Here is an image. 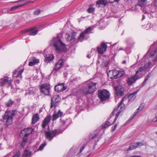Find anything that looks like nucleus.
<instances>
[{"instance_id": "nucleus-1", "label": "nucleus", "mask_w": 157, "mask_h": 157, "mask_svg": "<svg viewBox=\"0 0 157 157\" xmlns=\"http://www.w3.org/2000/svg\"><path fill=\"white\" fill-rule=\"evenodd\" d=\"M155 45L154 43L153 45L151 46L147 54L140 61L141 67L138 70L136 71L135 75L128 78L127 82L128 85L132 84L135 82L139 78L138 74L140 75L142 72L144 71L151 67V60H152L154 62L157 61V48L154 51H152V49Z\"/></svg>"}, {"instance_id": "nucleus-2", "label": "nucleus", "mask_w": 157, "mask_h": 157, "mask_svg": "<svg viewBox=\"0 0 157 157\" xmlns=\"http://www.w3.org/2000/svg\"><path fill=\"white\" fill-rule=\"evenodd\" d=\"M60 123V125L59 129H55L51 132H45V136L48 140L51 141L54 137L62 133L70 124L71 120L68 119L65 121L61 120Z\"/></svg>"}, {"instance_id": "nucleus-3", "label": "nucleus", "mask_w": 157, "mask_h": 157, "mask_svg": "<svg viewBox=\"0 0 157 157\" xmlns=\"http://www.w3.org/2000/svg\"><path fill=\"white\" fill-rule=\"evenodd\" d=\"M50 44L53 46L56 51L59 53L65 52L66 50L65 45L61 41L59 36L53 38L50 42Z\"/></svg>"}, {"instance_id": "nucleus-4", "label": "nucleus", "mask_w": 157, "mask_h": 157, "mask_svg": "<svg viewBox=\"0 0 157 157\" xmlns=\"http://www.w3.org/2000/svg\"><path fill=\"white\" fill-rule=\"evenodd\" d=\"M96 84V83L92 81L88 82L84 86L80 91L78 92V93L82 92L85 95L93 93L97 90Z\"/></svg>"}, {"instance_id": "nucleus-5", "label": "nucleus", "mask_w": 157, "mask_h": 157, "mask_svg": "<svg viewBox=\"0 0 157 157\" xmlns=\"http://www.w3.org/2000/svg\"><path fill=\"white\" fill-rule=\"evenodd\" d=\"M16 114L15 110L7 111L3 116V121L5 125L8 126L11 125L13 122V117Z\"/></svg>"}, {"instance_id": "nucleus-6", "label": "nucleus", "mask_w": 157, "mask_h": 157, "mask_svg": "<svg viewBox=\"0 0 157 157\" xmlns=\"http://www.w3.org/2000/svg\"><path fill=\"white\" fill-rule=\"evenodd\" d=\"M124 99V98H123L121 100V101L119 103V105L118 107L117 108H115L114 110L113 111L112 113L113 114L115 112H117V110L118 112L117 113L116 115V117L113 121V123H115L117 117L119 115L120 113L125 108V105L123 103Z\"/></svg>"}, {"instance_id": "nucleus-7", "label": "nucleus", "mask_w": 157, "mask_h": 157, "mask_svg": "<svg viewBox=\"0 0 157 157\" xmlns=\"http://www.w3.org/2000/svg\"><path fill=\"white\" fill-rule=\"evenodd\" d=\"M92 30L91 27H89L85 29L80 35L78 39V41L82 42L84 40L88 39L89 37L88 34L91 33Z\"/></svg>"}, {"instance_id": "nucleus-8", "label": "nucleus", "mask_w": 157, "mask_h": 157, "mask_svg": "<svg viewBox=\"0 0 157 157\" xmlns=\"http://www.w3.org/2000/svg\"><path fill=\"white\" fill-rule=\"evenodd\" d=\"M110 95L109 92L105 89L99 90L98 94V97L101 101H105L109 98Z\"/></svg>"}, {"instance_id": "nucleus-9", "label": "nucleus", "mask_w": 157, "mask_h": 157, "mask_svg": "<svg viewBox=\"0 0 157 157\" xmlns=\"http://www.w3.org/2000/svg\"><path fill=\"white\" fill-rule=\"evenodd\" d=\"M24 70V68L20 70V69L18 68L13 72V77L18 78L15 80V81L16 83L18 84L20 83V80L22 78V74Z\"/></svg>"}, {"instance_id": "nucleus-10", "label": "nucleus", "mask_w": 157, "mask_h": 157, "mask_svg": "<svg viewBox=\"0 0 157 157\" xmlns=\"http://www.w3.org/2000/svg\"><path fill=\"white\" fill-rule=\"evenodd\" d=\"M50 85L48 83L43 84L40 86L41 92L44 95H48L50 94Z\"/></svg>"}, {"instance_id": "nucleus-11", "label": "nucleus", "mask_w": 157, "mask_h": 157, "mask_svg": "<svg viewBox=\"0 0 157 157\" xmlns=\"http://www.w3.org/2000/svg\"><path fill=\"white\" fill-rule=\"evenodd\" d=\"M13 80L10 78L8 77H5L0 80V85L1 86H6L7 87L10 86Z\"/></svg>"}, {"instance_id": "nucleus-12", "label": "nucleus", "mask_w": 157, "mask_h": 157, "mask_svg": "<svg viewBox=\"0 0 157 157\" xmlns=\"http://www.w3.org/2000/svg\"><path fill=\"white\" fill-rule=\"evenodd\" d=\"M38 30L36 29V27L34 26L29 29H27L21 31L22 33L28 32L30 35L34 36L37 34Z\"/></svg>"}, {"instance_id": "nucleus-13", "label": "nucleus", "mask_w": 157, "mask_h": 157, "mask_svg": "<svg viewBox=\"0 0 157 157\" xmlns=\"http://www.w3.org/2000/svg\"><path fill=\"white\" fill-rule=\"evenodd\" d=\"M60 100V98L59 95H54L51 99V107L57 106L59 104Z\"/></svg>"}, {"instance_id": "nucleus-14", "label": "nucleus", "mask_w": 157, "mask_h": 157, "mask_svg": "<svg viewBox=\"0 0 157 157\" xmlns=\"http://www.w3.org/2000/svg\"><path fill=\"white\" fill-rule=\"evenodd\" d=\"M145 143L143 142H138L136 144H131L127 149V151L133 150L137 147H139L141 146L144 145Z\"/></svg>"}, {"instance_id": "nucleus-15", "label": "nucleus", "mask_w": 157, "mask_h": 157, "mask_svg": "<svg viewBox=\"0 0 157 157\" xmlns=\"http://www.w3.org/2000/svg\"><path fill=\"white\" fill-rule=\"evenodd\" d=\"M107 46L105 43H102L98 47V52L101 54H103L106 51Z\"/></svg>"}, {"instance_id": "nucleus-16", "label": "nucleus", "mask_w": 157, "mask_h": 157, "mask_svg": "<svg viewBox=\"0 0 157 157\" xmlns=\"http://www.w3.org/2000/svg\"><path fill=\"white\" fill-rule=\"evenodd\" d=\"M64 62V60L63 59H61L58 61L56 63L53 70L56 71H57L60 69L63 66Z\"/></svg>"}, {"instance_id": "nucleus-17", "label": "nucleus", "mask_w": 157, "mask_h": 157, "mask_svg": "<svg viewBox=\"0 0 157 157\" xmlns=\"http://www.w3.org/2000/svg\"><path fill=\"white\" fill-rule=\"evenodd\" d=\"M118 71L114 70L109 71L108 73V75L112 79L117 78Z\"/></svg>"}, {"instance_id": "nucleus-18", "label": "nucleus", "mask_w": 157, "mask_h": 157, "mask_svg": "<svg viewBox=\"0 0 157 157\" xmlns=\"http://www.w3.org/2000/svg\"><path fill=\"white\" fill-rule=\"evenodd\" d=\"M114 89L116 92V94L117 95H122L123 94L124 89L121 86H115Z\"/></svg>"}, {"instance_id": "nucleus-19", "label": "nucleus", "mask_w": 157, "mask_h": 157, "mask_svg": "<svg viewBox=\"0 0 157 157\" xmlns=\"http://www.w3.org/2000/svg\"><path fill=\"white\" fill-rule=\"evenodd\" d=\"M67 87L64 86L63 84H59L55 87V90L58 92H61L66 90Z\"/></svg>"}, {"instance_id": "nucleus-20", "label": "nucleus", "mask_w": 157, "mask_h": 157, "mask_svg": "<svg viewBox=\"0 0 157 157\" xmlns=\"http://www.w3.org/2000/svg\"><path fill=\"white\" fill-rule=\"evenodd\" d=\"M33 132V129L31 128H25L22 130L21 132V133L24 135L25 137H27L30 134L32 133Z\"/></svg>"}, {"instance_id": "nucleus-21", "label": "nucleus", "mask_w": 157, "mask_h": 157, "mask_svg": "<svg viewBox=\"0 0 157 157\" xmlns=\"http://www.w3.org/2000/svg\"><path fill=\"white\" fill-rule=\"evenodd\" d=\"M63 112L59 110L57 112H55L52 116V120L54 121L58 118L61 117L62 115Z\"/></svg>"}, {"instance_id": "nucleus-22", "label": "nucleus", "mask_w": 157, "mask_h": 157, "mask_svg": "<svg viewBox=\"0 0 157 157\" xmlns=\"http://www.w3.org/2000/svg\"><path fill=\"white\" fill-rule=\"evenodd\" d=\"M39 62V59H36L34 57H32L29 59V65L30 66H32Z\"/></svg>"}, {"instance_id": "nucleus-23", "label": "nucleus", "mask_w": 157, "mask_h": 157, "mask_svg": "<svg viewBox=\"0 0 157 157\" xmlns=\"http://www.w3.org/2000/svg\"><path fill=\"white\" fill-rule=\"evenodd\" d=\"M51 118V116H48L46 117L44 120L43 124H42V127L43 128H44L50 122Z\"/></svg>"}, {"instance_id": "nucleus-24", "label": "nucleus", "mask_w": 157, "mask_h": 157, "mask_svg": "<svg viewBox=\"0 0 157 157\" xmlns=\"http://www.w3.org/2000/svg\"><path fill=\"white\" fill-rule=\"evenodd\" d=\"M107 3L106 0H99L96 3V5L97 7H99L100 6H105Z\"/></svg>"}, {"instance_id": "nucleus-25", "label": "nucleus", "mask_w": 157, "mask_h": 157, "mask_svg": "<svg viewBox=\"0 0 157 157\" xmlns=\"http://www.w3.org/2000/svg\"><path fill=\"white\" fill-rule=\"evenodd\" d=\"M139 90H137L133 93L129 94L128 96V99L129 101H132L136 98V95L138 92Z\"/></svg>"}, {"instance_id": "nucleus-26", "label": "nucleus", "mask_w": 157, "mask_h": 157, "mask_svg": "<svg viewBox=\"0 0 157 157\" xmlns=\"http://www.w3.org/2000/svg\"><path fill=\"white\" fill-rule=\"evenodd\" d=\"M75 33L73 32L71 33L68 35L67 37V40L71 42L74 41L75 40Z\"/></svg>"}, {"instance_id": "nucleus-27", "label": "nucleus", "mask_w": 157, "mask_h": 157, "mask_svg": "<svg viewBox=\"0 0 157 157\" xmlns=\"http://www.w3.org/2000/svg\"><path fill=\"white\" fill-rule=\"evenodd\" d=\"M39 118V116L37 113L34 114L32 119V124H35L38 121Z\"/></svg>"}, {"instance_id": "nucleus-28", "label": "nucleus", "mask_w": 157, "mask_h": 157, "mask_svg": "<svg viewBox=\"0 0 157 157\" xmlns=\"http://www.w3.org/2000/svg\"><path fill=\"white\" fill-rule=\"evenodd\" d=\"M54 57L53 55H51L50 56L45 57L44 61L47 63L50 62L54 59Z\"/></svg>"}, {"instance_id": "nucleus-29", "label": "nucleus", "mask_w": 157, "mask_h": 157, "mask_svg": "<svg viewBox=\"0 0 157 157\" xmlns=\"http://www.w3.org/2000/svg\"><path fill=\"white\" fill-rule=\"evenodd\" d=\"M147 0H138V5L141 7L143 6L147 3Z\"/></svg>"}, {"instance_id": "nucleus-30", "label": "nucleus", "mask_w": 157, "mask_h": 157, "mask_svg": "<svg viewBox=\"0 0 157 157\" xmlns=\"http://www.w3.org/2000/svg\"><path fill=\"white\" fill-rule=\"evenodd\" d=\"M31 152L28 150H25L23 155L22 157H29L30 156Z\"/></svg>"}, {"instance_id": "nucleus-31", "label": "nucleus", "mask_w": 157, "mask_h": 157, "mask_svg": "<svg viewBox=\"0 0 157 157\" xmlns=\"http://www.w3.org/2000/svg\"><path fill=\"white\" fill-rule=\"evenodd\" d=\"M14 103V101L11 99H10L8 101L5 103V105L7 107H10Z\"/></svg>"}, {"instance_id": "nucleus-32", "label": "nucleus", "mask_w": 157, "mask_h": 157, "mask_svg": "<svg viewBox=\"0 0 157 157\" xmlns=\"http://www.w3.org/2000/svg\"><path fill=\"white\" fill-rule=\"evenodd\" d=\"M125 73L124 71H118L117 73V78H120Z\"/></svg>"}, {"instance_id": "nucleus-33", "label": "nucleus", "mask_w": 157, "mask_h": 157, "mask_svg": "<svg viewBox=\"0 0 157 157\" xmlns=\"http://www.w3.org/2000/svg\"><path fill=\"white\" fill-rule=\"evenodd\" d=\"M28 139L26 137H24L23 139V141L21 144V146L22 147H25L26 143Z\"/></svg>"}, {"instance_id": "nucleus-34", "label": "nucleus", "mask_w": 157, "mask_h": 157, "mask_svg": "<svg viewBox=\"0 0 157 157\" xmlns=\"http://www.w3.org/2000/svg\"><path fill=\"white\" fill-rule=\"evenodd\" d=\"M95 9L92 7L91 6H90L88 9L87 10L88 13H93Z\"/></svg>"}, {"instance_id": "nucleus-35", "label": "nucleus", "mask_w": 157, "mask_h": 157, "mask_svg": "<svg viewBox=\"0 0 157 157\" xmlns=\"http://www.w3.org/2000/svg\"><path fill=\"white\" fill-rule=\"evenodd\" d=\"M109 62L108 61L103 60L102 62V66L103 67H107L109 64Z\"/></svg>"}, {"instance_id": "nucleus-36", "label": "nucleus", "mask_w": 157, "mask_h": 157, "mask_svg": "<svg viewBox=\"0 0 157 157\" xmlns=\"http://www.w3.org/2000/svg\"><path fill=\"white\" fill-rule=\"evenodd\" d=\"M150 76H151L150 73L148 74L146 76V78L144 79V82L143 83V86L144 85L146 84L147 81L148 80L149 78V77Z\"/></svg>"}, {"instance_id": "nucleus-37", "label": "nucleus", "mask_w": 157, "mask_h": 157, "mask_svg": "<svg viewBox=\"0 0 157 157\" xmlns=\"http://www.w3.org/2000/svg\"><path fill=\"white\" fill-rule=\"evenodd\" d=\"M46 145V143L45 142H44L43 144H42L39 147L38 149V151H41L42 150L43 148Z\"/></svg>"}, {"instance_id": "nucleus-38", "label": "nucleus", "mask_w": 157, "mask_h": 157, "mask_svg": "<svg viewBox=\"0 0 157 157\" xmlns=\"http://www.w3.org/2000/svg\"><path fill=\"white\" fill-rule=\"evenodd\" d=\"M27 3H25V4H23L22 5H18V6H14L12 8H11V10H15V9L17 8L18 7H21L22 6H23L25 4H26Z\"/></svg>"}, {"instance_id": "nucleus-39", "label": "nucleus", "mask_w": 157, "mask_h": 157, "mask_svg": "<svg viewBox=\"0 0 157 157\" xmlns=\"http://www.w3.org/2000/svg\"><path fill=\"white\" fill-rule=\"evenodd\" d=\"M144 107V105L142 104L139 106V108L137 109L139 111H141L143 109Z\"/></svg>"}, {"instance_id": "nucleus-40", "label": "nucleus", "mask_w": 157, "mask_h": 157, "mask_svg": "<svg viewBox=\"0 0 157 157\" xmlns=\"http://www.w3.org/2000/svg\"><path fill=\"white\" fill-rule=\"evenodd\" d=\"M110 125V122H106L104 125H102V127L103 128H105L107 127L108 126Z\"/></svg>"}, {"instance_id": "nucleus-41", "label": "nucleus", "mask_w": 157, "mask_h": 157, "mask_svg": "<svg viewBox=\"0 0 157 157\" xmlns=\"http://www.w3.org/2000/svg\"><path fill=\"white\" fill-rule=\"evenodd\" d=\"M20 155L21 152L19 151H18L13 157H20Z\"/></svg>"}, {"instance_id": "nucleus-42", "label": "nucleus", "mask_w": 157, "mask_h": 157, "mask_svg": "<svg viewBox=\"0 0 157 157\" xmlns=\"http://www.w3.org/2000/svg\"><path fill=\"white\" fill-rule=\"evenodd\" d=\"M40 13V11L39 10H35L34 12V13L35 15H38L39 13Z\"/></svg>"}, {"instance_id": "nucleus-43", "label": "nucleus", "mask_w": 157, "mask_h": 157, "mask_svg": "<svg viewBox=\"0 0 157 157\" xmlns=\"http://www.w3.org/2000/svg\"><path fill=\"white\" fill-rule=\"evenodd\" d=\"M118 125V124L117 123L113 127V128H112L113 131H114L115 130V129H116Z\"/></svg>"}, {"instance_id": "nucleus-44", "label": "nucleus", "mask_w": 157, "mask_h": 157, "mask_svg": "<svg viewBox=\"0 0 157 157\" xmlns=\"http://www.w3.org/2000/svg\"><path fill=\"white\" fill-rule=\"evenodd\" d=\"M139 110H138L137 109V110L134 113L132 116L135 117L139 112Z\"/></svg>"}, {"instance_id": "nucleus-45", "label": "nucleus", "mask_w": 157, "mask_h": 157, "mask_svg": "<svg viewBox=\"0 0 157 157\" xmlns=\"http://www.w3.org/2000/svg\"><path fill=\"white\" fill-rule=\"evenodd\" d=\"M93 55V54L92 52H91L90 54H88L87 55V57L88 58H90L91 57V56Z\"/></svg>"}, {"instance_id": "nucleus-46", "label": "nucleus", "mask_w": 157, "mask_h": 157, "mask_svg": "<svg viewBox=\"0 0 157 157\" xmlns=\"http://www.w3.org/2000/svg\"><path fill=\"white\" fill-rule=\"evenodd\" d=\"M153 121L154 122L157 121V113L155 115V117L153 120Z\"/></svg>"}, {"instance_id": "nucleus-47", "label": "nucleus", "mask_w": 157, "mask_h": 157, "mask_svg": "<svg viewBox=\"0 0 157 157\" xmlns=\"http://www.w3.org/2000/svg\"><path fill=\"white\" fill-rule=\"evenodd\" d=\"M119 0H109V2L110 3H113L115 2H118Z\"/></svg>"}, {"instance_id": "nucleus-48", "label": "nucleus", "mask_w": 157, "mask_h": 157, "mask_svg": "<svg viewBox=\"0 0 157 157\" xmlns=\"http://www.w3.org/2000/svg\"><path fill=\"white\" fill-rule=\"evenodd\" d=\"M126 49L125 48H119L118 50V51H121V50H123V51H125V50Z\"/></svg>"}, {"instance_id": "nucleus-49", "label": "nucleus", "mask_w": 157, "mask_h": 157, "mask_svg": "<svg viewBox=\"0 0 157 157\" xmlns=\"http://www.w3.org/2000/svg\"><path fill=\"white\" fill-rule=\"evenodd\" d=\"M97 136V134L96 133H95L94 134V136H92V139H94V138L95 137H96Z\"/></svg>"}, {"instance_id": "nucleus-50", "label": "nucleus", "mask_w": 157, "mask_h": 157, "mask_svg": "<svg viewBox=\"0 0 157 157\" xmlns=\"http://www.w3.org/2000/svg\"><path fill=\"white\" fill-rule=\"evenodd\" d=\"M84 147H82L81 149H80V152L81 153V152L83 150V149H84Z\"/></svg>"}, {"instance_id": "nucleus-51", "label": "nucleus", "mask_w": 157, "mask_h": 157, "mask_svg": "<svg viewBox=\"0 0 157 157\" xmlns=\"http://www.w3.org/2000/svg\"><path fill=\"white\" fill-rule=\"evenodd\" d=\"M134 117L133 116H132L129 119V121H131V120H132L133 118Z\"/></svg>"}, {"instance_id": "nucleus-52", "label": "nucleus", "mask_w": 157, "mask_h": 157, "mask_svg": "<svg viewBox=\"0 0 157 157\" xmlns=\"http://www.w3.org/2000/svg\"><path fill=\"white\" fill-rule=\"evenodd\" d=\"M25 1V0H19L18 1L14 2H21V1Z\"/></svg>"}, {"instance_id": "nucleus-53", "label": "nucleus", "mask_w": 157, "mask_h": 157, "mask_svg": "<svg viewBox=\"0 0 157 157\" xmlns=\"http://www.w3.org/2000/svg\"><path fill=\"white\" fill-rule=\"evenodd\" d=\"M131 157H140V156H138V155H135L132 156Z\"/></svg>"}, {"instance_id": "nucleus-54", "label": "nucleus", "mask_w": 157, "mask_h": 157, "mask_svg": "<svg viewBox=\"0 0 157 157\" xmlns=\"http://www.w3.org/2000/svg\"><path fill=\"white\" fill-rule=\"evenodd\" d=\"M126 63V62L125 60L124 61L122 62L123 63H124V64H125Z\"/></svg>"}, {"instance_id": "nucleus-55", "label": "nucleus", "mask_w": 157, "mask_h": 157, "mask_svg": "<svg viewBox=\"0 0 157 157\" xmlns=\"http://www.w3.org/2000/svg\"><path fill=\"white\" fill-rule=\"evenodd\" d=\"M145 18V16L144 15H143V17L142 19V20H143Z\"/></svg>"}, {"instance_id": "nucleus-56", "label": "nucleus", "mask_w": 157, "mask_h": 157, "mask_svg": "<svg viewBox=\"0 0 157 157\" xmlns=\"http://www.w3.org/2000/svg\"><path fill=\"white\" fill-rule=\"evenodd\" d=\"M64 75L65 76H66V75H65V74H64Z\"/></svg>"}, {"instance_id": "nucleus-57", "label": "nucleus", "mask_w": 157, "mask_h": 157, "mask_svg": "<svg viewBox=\"0 0 157 157\" xmlns=\"http://www.w3.org/2000/svg\"><path fill=\"white\" fill-rule=\"evenodd\" d=\"M77 97H79V96H78V95H77L76 96Z\"/></svg>"}, {"instance_id": "nucleus-58", "label": "nucleus", "mask_w": 157, "mask_h": 157, "mask_svg": "<svg viewBox=\"0 0 157 157\" xmlns=\"http://www.w3.org/2000/svg\"><path fill=\"white\" fill-rule=\"evenodd\" d=\"M149 25V24H147V25Z\"/></svg>"}, {"instance_id": "nucleus-59", "label": "nucleus", "mask_w": 157, "mask_h": 157, "mask_svg": "<svg viewBox=\"0 0 157 157\" xmlns=\"http://www.w3.org/2000/svg\"><path fill=\"white\" fill-rule=\"evenodd\" d=\"M156 133L157 134V132H156Z\"/></svg>"}]
</instances>
